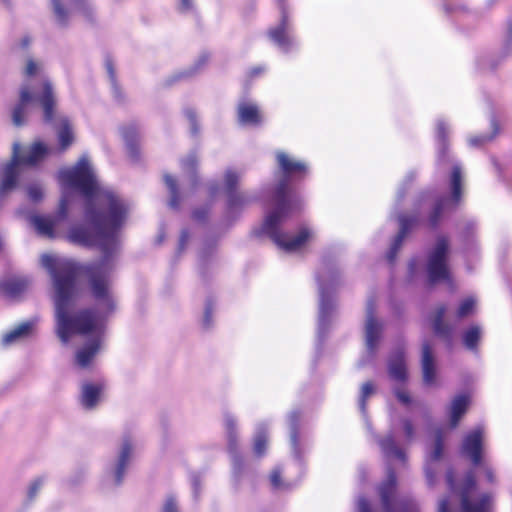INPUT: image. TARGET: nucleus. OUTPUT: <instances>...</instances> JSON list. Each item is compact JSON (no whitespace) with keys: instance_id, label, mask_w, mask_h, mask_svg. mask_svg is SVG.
I'll return each mask as SVG.
<instances>
[{"instance_id":"41","label":"nucleus","mask_w":512,"mask_h":512,"mask_svg":"<svg viewBox=\"0 0 512 512\" xmlns=\"http://www.w3.org/2000/svg\"><path fill=\"white\" fill-rule=\"evenodd\" d=\"M357 512H371L369 503L363 497L357 500Z\"/></svg>"},{"instance_id":"26","label":"nucleus","mask_w":512,"mask_h":512,"mask_svg":"<svg viewBox=\"0 0 512 512\" xmlns=\"http://www.w3.org/2000/svg\"><path fill=\"white\" fill-rule=\"evenodd\" d=\"M333 310V304L326 295L324 287H320V304H319V325L323 326L326 318Z\"/></svg>"},{"instance_id":"4","label":"nucleus","mask_w":512,"mask_h":512,"mask_svg":"<svg viewBox=\"0 0 512 512\" xmlns=\"http://www.w3.org/2000/svg\"><path fill=\"white\" fill-rule=\"evenodd\" d=\"M446 480L450 496L439 501L438 512H450V498L454 497L460 501L461 512H491V497L477 492L475 479L471 472L467 473L460 483H456L453 472L449 471Z\"/></svg>"},{"instance_id":"31","label":"nucleus","mask_w":512,"mask_h":512,"mask_svg":"<svg viewBox=\"0 0 512 512\" xmlns=\"http://www.w3.org/2000/svg\"><path fill=\"white\" fill-rule=\"evenodd\" d=\"M224 424L229 441V446L230 448H232L236 441V420L232 415L226 414L224 417Z\"/></svg>"},{"instance_id":"7","label":"nucleus","mask_w":512,"mask_h":512,"mask_svg":"<svg viewBox=\"0 0 512 512\" xmlns=\"http://www.w3.org/2000/svg\"><path fill=\"white\" fill-rule=\"evenodd\" d=\"M448 242L444 237L437 239L435 246L428 256L427 273L430 282L446 280L449 278L447 267Z\"/></svg>"},{"instance_id":"45","label":"nucleus","mask_w":512,"mask_h":512,"mask_svg":"<svg viewBox=\"0 0 512 512\" xmlns=\"http://www.w3.org/2000/svg\"><path fill=\"white\" fill-rule=\"evenodd\" d=\"M483 470H484V474H485L487 481L492 483L494 481V473H493L492 469L489 466L484 465Z\"/></svg>"},{"instance_id":"38","label":"nucleus","mask_w":512,"mask_h":512,"mask_svg":"<svg viewBox=\"0 0 512 512\" xmlns=\"http://www.w3.org/2000/svg\"><path fill=\"white\" fill-rule=\"evenodd\" d=\"M194 2L193 0H177V9L181 13H188L193 10Z\"/></svg>"},{"instance_id":"51","label":"nucleus","mask_w":512,"mask_h":512,"mask_svg":"<svg viewBox=\"0 0 512 512\" xmlns=\"http://www.w3.org/2000/svg\"><path fill=\"white\" fill-rule=\"evenodd\" d=\"M193 217L196 219V220H202L204 218V215L200 214L199 211H195L193 213Z\"/></svg>"},{"instance_id":"46","label":"nucleus","mask_w":512,"mask_h":512,"mask_svg":"<svg viewBox=\"0 0 512 512\" xmlns=\"http://www.w3.org/2000/svg\"><path fill=\"white\" fill-rule=\"evenodd\" d=\"M186 115H187V118L190 121V125H191V128H192L193 132H195V126H196V116H195V113L193 111L189 110V111L186 112Z\"/></svg>"},{"instance_id":"3","label":"nucleus","mask_w":512,"mask_h":512,"mask_svg":"<svg viewBox=\"0 0 512 512\" xmlns=\"http://www.w3.org/2000/svg\"><path fill=\"white\" fill-rule=\"evenodd\" d=\"M285 182L279 184L277 190V207L270 212L263 223V230L268 234L276 245L286 252H296L313 238V232L308 228H303L295 237H289L280 232L279 227L288 217L292 207L286 202L284 189Z\"/></svg>"},{"instance_id":"19","label":"nucleus","mask_w":512,"mask_h":512,"mask_svg":"<svg viewBox=\"0 0 512 512\" xmlns=\"http://www.w3.org/2000/svg\"><path fill=\"white\" fill-rule=\"evenodd\" d=\"M29 282L22 277L8 278L0 283V291L8 296L15 297L28 287Z\"/></svg>"},{"instance_id":"15","label":"nucleus","mask_w":512,"mask_h":512,"mask_svg":"<svg viewBox=\"0 0 512 512\" xmlns=\"http://www.w3.org/2000/svg\"><path fill=\"white\" fill-rule=\"evenodd\" d=\"M395 476L389 472L386 481L379 487L382 506L385 512H396L398 504L393 501L395 491Z\"/></svg>"},{"instance_id":"48","label":"nucleus","mask_w":512,"mask_h":512,"mask_svg":"<svg viewBox=\"0 0 512 512\" xmlns=\"http://www.w3.org/2000/svg\"><path fill=\"white\" fill-rule=\"evenodd\" d=\"M31 42V39L29 37H24L23 39H21L20 43L18 44V46L21 48V49H25L26 47L29 46Z\"/></svg>"},{"instance_id":"9","label":"nucleus","mask_w":512,"mask_h":512,"mask_svg":"<svg viewBox=\"0 0 512 512\" xmlns=\"http://www.w3.org/2000/svg\"><path fill=\"white\" fill-rule=\"evenodd\" d=\"M382 323L375 317V308L372 302L366 306L365 320V346L370 355H373L382 333Z\"/></svg>"},{"instance_id":"53","label":"nucleus","mask_w":512,"mask_h":512,"mask_svg":"<svg viewBox=\"0 0 512 512\" xmlns=\"http://www.w3.org/2000/svg\"><path fill=\"white\" fill-rule=\"evenodd\" d=\"M291 442H292L293 445H296V435H295V433H292V435H291Z\"/></svg>"},{"instance_id":"2","label":"nucleus","mask_w":512,"mask_h":512,"mask_svg":"<svg viewBox=\"0 0 512 512\" xmlns=\"http://www.w3.org/2000/svg\"><path fill=\"white\" fill-rule=\"evenodd\" d=\"M22 74L24 83L20 87L19 103L12 112L13 124L24 125L28 116L39 107L43 110L44 120L51 122L56 115V97L52 82L45 74L44 63L27 57Z\"/></svg>"},{"instance_id":"1","label":"nucleus","mask_w":512,"mask_h":512,"mask_svg":"<svg viewBox=\"0 0 512 512\" xmlns=\"http://www.w3.org/2000/svg\"><path fill=\"white\" fill-rule=\"evenodd\" d=\"M62 197L57 215L34 214L29 222L38 235L57 238L61 235V223L67 216L71 193L80 192L86 199V219L82 225L72 226L65 238L72 244L96 247L104 254V260L88 268L90 290L94 309L72 313L77 291L76 264L54 254H43L41 265L49 273L53 286L56 332L67 344L74 335L90 337L76 353V363L86 368L100 351L105 331V321L116 309L108 274L111 269L108 258L117 252L120 245L119 230L125 223L129 211L124 200L110 190L101 187L89 160L82 156L75 166L59 171Z\"/></svg>"},{"instance_id":"55","label":"nucleus","mask_w":512,"mask_h":512,"mask_svg":"<svg viewBox=\"0 0 512 512\" xmlns=\"http://www.w3.org/2000/svg\"><path fill=\"white\" fill-rule=\"evenodd\" d=\"M414 266H415V264L412 262V263L410 264V270H411V272H414V269H415V268H414Z\"/></svg>"},{"instance_id":"50","label":"nucleus","mask_w":512,"mask_h":512,"mask_svg":"<svg viewBox=\"0 0 512 512\" xmlns=\"http://www.w3.org/2000/svg\"><path fill=\"white\" fill-rule=\"evenodd\" d=\"M210 317H211V311L209 308H207L205 311V317H204V322H205V325H207V326L210 323Z\"/></svg>"},{"instance_id":"11","label":"nucleus","mask_w":512,"mask_h":512,"mask_svg":"<svg viewBox=\"0 0 512 512\" xmlns=\"http://www.w3.org/2000/svg\"><path fill=\"white\" fill-rule=\"evenodd\" d=\"M483 433V429L478 427L469 432L462 443V454L468 457L474 465L481 464Z\"/></svg>"},{"instance_id":"10","label":"nucleus","mask_w":512,"mask_h":512,"mask_svg":"<svg viewBox=\"0 0 512 512\" xmlns=\"http://www.w3.org/2000/svg\"><path fill=\"white\" fill-rule=\"evenodd\" d=\"M461 184H462V174L461 169L459 166L455 165L451 172L450 177V185L452 190V196L448 200L441 201L437 204L435 207V210L433 214L430 217V222L432 225L436 224L437 217L442 211H445L446 209H450L456 205V203L460 199L461 195Z\"/></svg>"},{"instance_id":"36","label":"nucleus","mask_w":512,"mask_h":512,"mask_svg":"<svg viewBox=\"0 0 512 512\" xmlns=\"http://www.w3.org/2000/svg\"><path fill=\"white\" fill-rule=\"evenodd\" d=\"M400 231L395 240V246L400 245L402 239L404 238L408 226V221L405 217H399Z\"/></svg>"},{"instance_id":"12","label":"nucleus","mask_w":512,"mask_h":512,"mask_svg":"<svg viewBox=\"0 0 512 512\" xmlns=\"http://www.w3.org/2000/svg\"><path fill=\"white\" fill-rule=\"evenodd\" d=\"M421 367L423 381L427 385H432L436 380V365L432 347L425 341L421 348Z\"/></svg>"},{"instance_id":"27","label":"nucleus","mask_w":512,"mask_h":512,"mask_svg":"<svg viewBox=\"0 0 512 512\" xmlns=\"http://www.w3.org/2000/svg\"><path fill=\"white\" fill-rule=\"evenodd\" d=\"M445 311L446 309L444 306L439 307L435 311L432 319L434 332L440 336H448L451 330L447 325L442 324V319L445 315Z\"/></svg>"},{"instance_id":"20","label":"nucleus","mask_w":512,"mask_h":512,"mask_svg":"<svg viewBox=\"0 0 512 512\" xmlns=\"http://www.w3.org/2000/svg\"><path fill=\"white\" fill-rule=\"evenodd\" d=\"M242 177V173L234 169H227L224 174V186L223 189L228 195L229 205L235 204L236 198L235 188Z\"/></svg>"},{"instance_id":"23","label":"nucleus","mask_w":512,"mask_h":512,"mask_svg":"<svg viewBox=\"0 0 512 512\" xmlns=\"http://www.w3.org/2000/svg\"><path fill=\"white\" fill-rule=\"evenodd\" d=\"M442 452H443L442 438H441L440 432H437L436 436H435V444H434L433 451L429 454L428 459H427V465L425 467L426 478L430 485H432L434 483L433 473L430 468V463L434 462V461H438L442 456Z\"/></svg>"},{"instance_id":"16","label":"nucleus","mask_w":512,"mask_h":512,"mask_svg":"<svg viewBox=\"0 0 512 512\" xmlns=\"http://www.w3.org/2000/svg\"><path fill=\"white\" fill-rule=\"evenodd\" d=\"M469 404L470 398L467 395H458L452 400L449 408V423L451 428L457 426L462 416L466 413Z\"/></svg>"},{"instance_id":"56","label":"nucleus","mask_w":512,"mask_h":512,"mask_svg":"<svg viewBox=\"0 0 512 512\" xmlns=\"http://www.w3.org/2000/svg\"><path fill=\"white\" fill-rule=\"evenodd\" d=\"M4 3H8V0H2Z\"/></svg>"},{"instance_id":"52","label":"nucleus","mask_w":512,"mask_h":512,"mask_svg":"<svg viewBox=\"0 0 512 512\" xmlns=\"http://www.w3.org/2000/svg\"><path fill=\"white\" fill-rule=\"evenodd\" d=\"M187 237H188L187 234L185 232H183L181 235V238H180L181 245L184 244V242L187 240Z\"/></svg>"},{"instance_id":"28","label":"nucleus","mask_w":512,"mask_h":512,"mask_svg":"<svg viewBox=\"0 0 512 512\" xmlns=\"http://www.w3.org/2000/svg\"><path fill=\"white\" fill-rule=\"evenodd\" d=\"M481 337V329L479 326L470 327L463 335L464 345L473 350L476 348L478 341Z\"/></svg>"},{"instance_id":"47","label":"nucleus","mask_w":512,"mask_h":512,"mask_svg":"<svg viewBox=\"0 0 512 512\" xmlns=\"http://www.w3.org/2000/svg\"><path fill=\"white\" fill-rule=\"evenodd\" d=\"M106 69H107V72H108V74H109V77H110V79H111L112 83H114V81H115V75H114L113 66H112V64H111L110 62H107V63H106Z\"/></svg>"},{"instance_id":"13","label":"nucleus","mask_w":512,"mask_h":512,"mask_svg":"<svg viewBox=\"0 0 512 512\" xmlns=\"http://www.w3.org/2000/svg\"><path fill=\"white\" fill-rule=\"evenodd\" d=\"M276 158L280 170L286 177L302 175L307 171L304 162L296 160L282 151L276 153Z\"/></svg>"},{"instance_id":"25","label":"nucleus","mask_w":512,"mask_h":512,"mask_svg":"<svg viewBox=\"0 0 512 512\" xmlns=\"http://www.w3.org/2000/svg\"><path fill=\"white\" fill-rule=\"evenodd\" d=\"M379 444L386 457L396 458L401 461L405 460L404 452L396 446L391 435L386 436L379 442Z\"/></svg>"},{"instance_id":"49","label":"nucleus","mask_w":512,"mask_h":512,"mask_svg":"<svg viewBox=\"0 0 512 512\" xmlns=\"http://www.w3.org/2000/svg\"><path fill=\"white\" fill-rule=\"evenodd\" d=\"M444 129H445L444 123L443 122H439L438 126H437V131H438V137L439 138H443Z\"/></svg>"},{"instance_id":"37","label":"nucleus","mask_w":512,"mask_h":512,"mask_svg":"<svg viewBox=\"0 0 512 512\" xmlns=\"http://www.w3.org/2000/svg\"><path fill=\"white\" fill-rule=\"evenodd\" d=\"M43 483H44V480L42 478H38L30 484L29 489H28V496L30 499H33L36 496L37 492L43 486Z\"/></svg>"},{"instance_id":"8","label":"nucleus","mask_w":512,"mask_h":512,"mask_svg":"<svg viewBox=\"0 0 512 512\" xmlns=\"http://www.w3.org/2000/svg\"><path fill=\"white\" fill-rule=\"evenodd\" d=\"M133 444L129 438L122 440L116 461L107 470L108 480L118 485L121 483L132 455Z\"/></svg>"},{"instance_id":"35","label":"nucleus","mask_w":512,"mask_h":512,"mask_svg":"<svg viewBox=\"0 0 512 512\" xmlns=\"http://www.w3.org/2000/svg\"><path fill=\"white\" fill-rule=\"evenodd\" d=\"M28 198L33 202H38L43 198V188L39 184H32L27 188Z\"/></svg>"},{"instance_id":"42","label":"nucleus","mask_w":512,"mask_h":512,"mask_svg":"<svg viewBox=\"0 0 512 512\" xmlns=\"http://www.w3.org/2000/svg\"><path fill=\"white\" fill-rule=\"evenodd\" d=\"M270 480L274 488L279 489L283 486L280 480V471L278 470L271 473Z\"/></svg>"},{"instance_id":"30","label":"nucleus","mask_w":512,"mask_h":512,"mask_svg":"<svg viewBox=\"0 0 512 512\" xmlns=\"http://www.w3.org/2000/svg\"><path fill=\"white\" fill-rule=\"evenodd\" d=\"M266 445H267L266 432L264 431V429L262 427H259L256 432L255 438H254V446H253L254 453L258 456H261L265 452Z\"/></svg>"},{"instance_id":"22","label":"nucleus","mask_w":512,"mask_h":512,"mask_svg":"<svg viewBox=\"0 0 512 512\" xmlns=\"http://www.w3.org/2000/svg\"><path fill=\"white\" fill-rule=\"evenodd\" d=\"M57 137L60 151L66 150L73 143V129L70 122L65 117L59 118Z\"/></svg>"},{"instance_id":"6","label":"nucleus","mask_w":512,"mask_h":512,"mask_svg":"<svg viewBox=\"0 0 512 512\" xmlns=\"http://www.w3.org/2000/svg\"><path fill=\"white\" fill-rule=\"evenodd\" d=\"M56 22L64 26L74 14L90 20L94 14V5L90 0H51Z\"/></svg>"},{"instance_id":"24","label":"nucleus","mask_w":512,"mask_h":512,"mask_svg":"<svg viewBox=\"0 0 512 512\" xmlns=\"http://www.w3.org/2000/svg\"><path fill=\"white\" fill-rule=\"evenodd\" d=\"M269 36L279 47L286 49L290 44V39L286 34V16L282 15L281 23L269 31Z\"/></svg>"},{"instance_id":"33","label":"nucleus","mask_w":512,"mask_h":512,"mask_svg":"<svg viewBox=\"0 0 512 512\" xmlns=\"http://www.w3.org/2000/svg\"><path fill=\"white\" fill-rule=\"evenodd\" d=\"M164 181L170 191V201H169V205L172 207V208H176L177 205H178V190H177V185H176V182L175 180L172 178V176L166 174L164 175Z\"/></svg>"},{"instance_id":"21","label":"nucleus","mask_w":512,"mask_h":512,"mask_svg":"<svg viewBox=\"0 0 512 512\" xmlns=\"http://www.w3.org/2000/svg\"><path fill=\"white\" fill-rule=\"evenodd\" d=\"M33 324L31 322H23L2 337L3 346L12 345L25 337L32 331Z\"/></svg>"},{"instance_id":"32","label":"nucleus","mask_w":512,"mask_h":512,"mask_svg":"<svg viewBox=\"0 0 512 512\" xmlns=\"http://www.w3.org/2000/svg\"><path fill=\"white\" fill-rule=\"evenodd\" d=\"M491 126L493 128V133L490 134V135H481V136H476V137H470L468 139V143L470 146H479V145H482L490 140H492L496 134L498 133L499 131V126L497 124V122L495 120H492L491 122Z\"/></svg>"},{"instance_id":"44","label":"nucleus","mask_w":512,"mask_h":512,"mask_svg":"<svg viewBox=\"0 0 512 512\" xmlns=\"http://www.w3.org/2000/svg\"><path fill=\"white\" fill-rule=\"evenodd\" d=\"M195 164H196V158L194 155H191L188 157V159L185 162H183V167H184V169L192 171Z\"/></svg>"},{"instance_id":"54","label":"nucleus","mask_w":512,"mask_h":512,"mask_svg":"<svg viewBox=\"0 0 512 512\" xmlns=\"http://www.w3.org/2000/svg\"><path fill=\"white\" fill-rule=\"evenodd\" d=\"M210 192H211V194H215L216 193V188L211 186L210 187Z\"/></svg>"},{"instance_id":"14","label":"nucleus","mask_w":512,"mask_h":512,"mask_svg":"<svg viewBox=\"0 0 512 512\" xmlns=\"http://www.w3.org/2000/svg\"><path fill=\"white\" fill-rule=\"evenodd\" d=\"M103 385L100 383H85L81 388L80 403L85 409H93L101 401Z\"/></svg>"},{"instance_id":"17","label":"nucleus","mask_w":512,"mask_h":512,"mask_svg":"<svg viewBox=\"0 0 512 512\" xmlns=\"http://www.w3.org/2000/svg\"><path fill=\"white\" fill-rule=\"evenodd\" d=\"M388 370L393 380L402 382L406 379L407 369L402 351H397L392 354L388 363Z\"/></svg>"},{"instance_id":"29","label":"nucleus","mask_w":512,"mask_h":512,"mask_svg":"<svg viewBox=\"0 0 512 512\" xmlns=\"http://www.w3.org/2000/svg\"><path fill=\"white\" fill-rule=\"evenodd\" d=\"M476 308V299L472 296H469L461 301L459 307L456 312V316L459 319L468 317L471 315Z\"/></svg>"},{"instance_id":"43","label":"nucleus","mask_w":512,"mask_h":512,"mask_svg":"<svg viewBox=\"0 0 512 512\" xmlns=\"http://www.w3.org/2000/svg\"><path fill=\"white\" fill-rule=\"evenodd\" d=\"M396 396H397L398 400L404 404H408L410 402V397H409L408 393L403 390H397Z\"/></svg>"},{"instance_id":"40","label":"nucleus","mask_w":512,"mask_h":512,"mask_svg":"<svg viewBox=\"0 0 512 512\" xmlns=\"http://www.w3.org/2000/svg\"><path fill=\"white\" fill-rule=\"evenodd\" d=\"M163 512H178L176 501L173 497H168L165 501Z\"/></svg>"},{"instance_id":"39","label":"nucleus","mask_w":512,"mask_h":512,"mask_svg":"<svg viewBox=\"0 0 512 512\" xmlns=\"http://www.w3.org/2000/svg\"><path fill=\"white\" fill-rule=\"evenodd\" d=\"M403 430L407 441H411L414 438V427L409 420L403 421Z\"/></svg>"},{"instance_id":"5","label":"nucleus","mask_w":512,"mask_h":512,"mask_svg":"<svg viewBox=\"0 0 512 512\" xmlns=\"http://www.w3.org/2000/svg\"><path fill=\"white\" fill-rule=\"evenodd\" d=\"M19 151L20 145L15 143L13 145L11 161L4 167L1 177L0 196L6 194L16 186L19 164L34 165L49 153L48 147L42 142H35L22 157H20Z\"/></svg>"},{"instance_id":"34","label":"nucleus","mask_w":512,"mask_h":512,"mask_svg":"<svg viewBox=\"0 0 512 512\" xmlns=\"http://www.w3.org/2000/svg\"><path fill=\"white\" fill-rule=\"evenodd\" d=\"M374 392V387H373V384L371 382H366L362 385L361 387V394H360V409L362 410V412H365V402H366V399L372 395Z\"/></svg>"},{"instance_id":"18","label":"nucleus","mask_w":512,"mask_h":512,"mask_svg":"<svg viewBox=\"0 0 512 512\" xmlns=\"http://www.w3.org/2000/svg\"><path fill=\"white\" fill-rule=\"evenodd\" d=\"M238 118L243 124H258L261 121V115L256 104L251 102H241L238 106Z\"/></svg>"}]
</instances>
